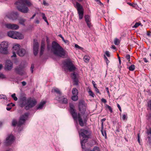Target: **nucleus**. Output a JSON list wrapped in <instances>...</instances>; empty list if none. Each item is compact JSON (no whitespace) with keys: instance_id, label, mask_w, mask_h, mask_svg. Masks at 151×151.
<instances>
[{"instance_id":"obj_1","label":"nucleus","mask_w":151,"mask_h":151,"mask_svg":"<svg viewBox=\"0 0 151 151\" xmlns=\"http://www.w3.org/2000/svg\"><path fill=\"white\" fill-rule=\"evenodd\" d=\"M47 47L48 50H50L51 52L55 55L63 58L66 57V51L56 42L53 41L51 47H50L47 46Z\"/></svg>"},{"instance_id":"obj_2","label":"nucleus","mask_w":151,"mask_h":151,"mask_svg":"<svg viewBox=\"0 0 151 151\" xmlns=\"http://www.w3.org/2000/svg\"><path fill=\"white\" fill-rule=\"evenodd\" d=\"M15 4L18 10L23 13H27L29 11L28 8L26 6H31L32 4L29 0H17Z\"/></svg>"},{"instance_id":"obj_3","label":"nucleus","mask_w":151,"mask_h":151,"mask_svg":"<svg viewBox=\"0 0 151 151\" xmlns=\"http://www.w3.org/2000/svg\"><path fill=\"white\" fill-rule=\"evenodd\" d=\"M91 132L85 129H82L79 133L80 136L82 137L81 141V143L83 149L85 148V143L88 138H90Z\"/></svg>"},{"instance_id":"obj_4","label":"nucleus","mask_w":151,"mask_h":151,"mask_svg":"<svg viewBox=\"0 0 151 151\" xmlns=\"http://www.w3.org/2000/svg\"><path fill=\"white\" fill-rule=\"evenodd\" d=\"M70 112L73 119L76 121H77V119H78L79 124L81 126H84V123L83 120L80 114L79 113L77 115V113L76 112V111L74 109V106L73 104H70Z\"/></svg>"},{"instance_id":"obj_5","label":"nucleus","mask_w":151,"mask_h":151,"mask_svg":"<svg viewBox=\"0 0 151 151\" xmlns=\"http://www.w3.org/2000/svg\"><path fill=\"white\" fill-rule=\"evenodd\" d=\"M74 6L77 9L79 19H82L84 14V9L83 6L78 2H76V4L74 5Z\"/></svg>"},{"instance_id":"obj_6","label":"nucleus","mask_w":151,"mask_h":151,"mask_svg":"<svg viewBox=\"0 0 151 151\" xmlns=\"http://www.w3.org/2000/svg\"><path fill=\"white\" fill-rule=\"evenodd\" d=\"M27 105L24 107V109L26 110H29L30 108H32L37 104L36 100L31 98H29L27 99Z\"/></svg>"},{"instance_id":"obj_7","label":"nucleus","mask_w":151,"mask_h":151,"mask_svg":"<svg viewBox=\"0 0 151 151\" xmlns=\"http://www.w3.org/2000/svg\"><path fill=\"white\" fill-rule=\"evenodd\" d=\"M0 52L4 54H7L8 53V43L7 42L4 41L1 42L0 44Z\"/></svg>"},{"instance_id":"obj_8","label":"nucleus","mask_w":151,"mask_h":151,"mask_svg":"<svg viewBox=\"0 0 151 151\" xmlns=\"http://www.w3.org/2000/svg\"><path fill=\"white\" fill-rule=\"evenodd\" d=\"M15 73L21 76H22L26 74V72L24 70V67L21 65L16 67L14 68Z\"/></svg>"},{"instance_id":"obj_9","label":"nucleus","mask_w":151,"mask_h":151,"mask_svg":"<svg viewBox=\"0 0 151 151\" xmlns=\"http://www.w3.org/2000/svg\"><path fill=\"white\" fill-rule=\"evenodd\" d=\"M65 65L67 69L70 72L74 71L76 69L73 65L72 62L70 60H67L65 62Z\"/></svg>"},{"instance_id":"obj_10","label":"nucleus","mask_w":151,"mask_h":151,"mask_svg":"<svg viewBox=\"0 0 151 151\" xmlns=\"http://www.w3.org/2000/svg\"><path fill=\"white\" fill-rule=\"evenodd\" d=\"M29 114L28 113H25L24 115H22L20 117L19 121L18 123V126H20L24 123L26 119L28 117Z\"/></svg>"},{"instance_id":"obj_11","label":"nucleus","mask_w":151,"mask_h":151,"mask_svg":"<svg viewBox=\"0 0 151 151\" xmlns=\"http://www.w3.org/2000/svg\"><path fill=\"white\" fill-rule=\"evenodd\" d=\"M78 107L79 110L81 113L84 114L86 111V107L85 105V102L81 100L79 101Z\"/></svg>"},{"instance_id":"obj_12","label":"nucleus","mask_w":151,"mask_h":151,"mask_svg":"<svg viewBox=\"0 0 151 151\" xmlns=\"http://www.w3.org/2000/svg\"><path fill=\"white\" fill-rule=\"evenodd\" d=\"M27 99L25 96H21L20 97L19 101V105L21 107L25 106L27 105Z\"/></svg>"},{"instance_id":"obj_13","label":"nucleus","mask_w":151,"mask_h":151,"mask_svg":"<svg viewBox=\"0 0 151 151\" xmlns=\"http://www.w3.org/2000/svg\"><path fill=\"white\" fill-rule=\"evenodd\" d=\"M6 28L10 29L16 30L18 29L19 26L14 24L8 23L5 25Z\"/></svg>"},{"instance_id":"obj_14","label":"nucleus","mask_w":151,"mask_h":151,"mask_svg":"<svg viewBox=\"0 0 151 151\" xmlns=\"http://www.w3.org/2000/svg\"><path fill=\"white\" fill-rule=\"evenodd\" d=\"M13 68V64L11 60L6 61L5 66V69L8 70H11Z\"/></svg>"},{"instance_id":"obj_15","label":"nucleus","mask_w":151,"mask_h":151,"mask_svg":"<svg viewBox=\"0 0 151 151\" xmlns=\"http://www.w3.org/2000/svg\"><path fill=\"white\" fill-rule=\"evenodd\" d=\"M39 44L38 43L36 42L35 40H34L33 43V52L35 55L36 56L38 52L39 48Z\"/></svg>"},{"instance_id":"obj_16","label":"nucleus","mask_w":151,"mask_h":151,"mask_svg":"<svg viewBox=\"0 0 151 151\" xmlns=\"http://www.w3.org/2000/svg\"><path fill=\"white\" fill-rule=\"evenodd\" d=\"M18 16V13L17 12H14L7 15V16L9 18L13 20L16 19Z\"/></svg>"},{"instance_id":"obj_17","label":"nucleus","mask_w":151,"mask_h":151,"mask_svg":"<svg viewBox=\"0 0 151 151\" xmlns=\"http://www.w3.org/2000/svg\"><path fill=\"white\" fill-rule=\"evenodd\" d=\"M14 140L13 135H10L7 137L6 139L5 143L7 145H11Z\"/></svg>"},{"instance_id":"obj_18","label":"nucleus","mask_w":151,"mask_h":151,"mask_svg":"<svg viewBox=\"0 0 151 151\" xmlns=\"http://www.w3.org/2000/svg\"><path fill=\"white\" fill-rule=\"evenodd\" d=\"M57 99L60 102L64 104H66L68 102L66 96L65 97L63 96L62 97H61V96H58Z\"/></svg>"},{"instance_id":"obj_19","label":"nucleus","mask_w":151,"mask_h":151,"mask_svg":"<svg viewBox=\"0 0 151 151\" xmlns=\"http://www.w3.org/2000/svg\"><path fill=\"white\" fill-rule=\"evenodd\" d=\"M52 92H55L58 95L56 97V99H58V96H61L62 93L59 90V89L56 88H54L51 91Z\"/></svg>"},{"instance_id":"obj_20","label":"nucleus","mask_w":151,"mask_h":151,"mask_svg":"<svg viewBox=\"0 0 151 151\" xmlns=\"http://www.w3.org/2000/svg\"><path fill=\"white\" fill-rule=\"evenodd\" d=\"M26 53V52L25 49L23 48H21L17 51V54L20 56H23Z\"/></svg>"},{"instance_id":"obj_21","label":"nucleus","mask_w":151,"mask_h":151,"mask_svg":"<svg viewBox=\"0 0 151 151\" xmlns=\"http://www.w3.org/2000/svg\"><path fill=\"white\" fill-rule=\"evenodd\" d=\"M15 36L14 39H22L24 38L22 34L16 31L15 32Z\"/></svg>"},{"instance_id":"obj_22","label":"nucleus","mask_w":151,"mask_h":151,"mask_svg":"<svg viewBox=\"0 0 151 151\" xmlns=\"http://www.w3.org/2000/svg\"><path fill=\"white\" fill-rule=\"evenodd\" d=\"M15 31H10L7 32L8 35L10 37L15 39Z\"/></svg>"},{"instance_id":"obj_23","label":"nucleus","mask_w":151,"mask_h":151,"mask_svg":"<svg viewBox=\"0 0 151 151\" xmlns=\"http://www.w3.org/2000/svg\"><path fill=\"white\" fill-rule=\"evenodd\" d=\"M19 46V45L18 44L14 45L12 48V51L16 52L17 53V51L20 49Z\"/></svg>"},{"instance_id":"obj_24","label":"nucleus","mask_w":151,"mask_h":151,"mask_svg":"<svg viewBox=\"0 0 151 151\" xmlns=\"http://www.w3.org/2000/svg\"><path fill=\"white\" fill-rule=\"evenodd\" d=\"M46 102L45 101H44L42 102H41L37 106H36V108L37 109H42L44 105L45 104Z\"/></svg>"},{"instance_id":"obj_25","label":"nucleus","mask_w":151,"mask_h":151,"mask_svg":"<svg viewBox=\"0 0 151 151\" xmlns=\"http://www.w3.org/2000/svg\"><path fill=\"white\" fill-rule=\"evenodd\" d=\"M19 23L23 26L25 25L24 22L26 21V20L20 17L18 19Z\"/></svg>"},{"instance_id":"obj_26","label":"nucleus","mask_w":151,"mask_h":151,"mask_svg":"<svg viewBox=\"0 0 151 151\" xmlns=\"http://www.w3.org/2000/svg\"><path fill=\"white\" fill-rule=\"evenodd\" d=\"M45 45L44 43L42 42L41 46V50L40 52V55H42L45 49Z\"/></svg>"},{"instance_id":"obj_27","label":"nucleus","mask_w":151,"mask_h":151,"mask_svg":"<svg viewBox=\"0 0 151 151\" xmlns=\"http://www.w3.org/2000/svg\"><path fill=\"white\" fill-rule=\"evenodd\" d=\"M103 128H104V126H103V124H102V126L101 127V131L103 136H104L105 137V138H106V131H105V130H104V131H103Z\"/></svg>"},{"instance_id":"obj_28","label":"nucleus","mask_w":151,"mask_h":151,"mask_svg":"<svg viewBox=\"0 0 151 151\" xmlns=\"http://www.w3.org/2000/svg\"><path fill=\"white\" fill-rule=\"evenodd\" d=\"M72 93L73 95H78V90L76 88H73L72 90Z\"/></svg>"},{"instance_id":"obj_29","label":"nucleus","mask_w":151,"mask_h":151,"mask_svg":"<svg viewBox=\"0 0 151 151\" xmlns=\"http://www.w3.org/2000/svg\"><path fill=\"white\" fill-rule=\"evenodd\" d=\"M90 59V58L89 56L85 55L84 57L83 60L85 62L87 63L89 62Z\"/></svg>"},{"instance_id":"obj_30","label":"nucleus","mask_w":151,"mask_h":151,"mask_svg":"<svg viewBox=\"0 0 151 151\" xmlns=\"http://www.w3.org/2000/svg\"><path fill=\"white\" fill-rule=\"evenodd\" d=\"M114 42L115 45H118L120 44V41L118 39L116 38L114 41Z\"/></svg>"},{"instance_id":"obj_31","label":"nucleus","mask_w":151,"mask_h":151,"mask_svg":"<svg viewBox=\"0 0 151 151\" xmlns=\"http://www.w3.org/2000/svg\"><path fill=\"white\" fill-rule=\"evenodd\" d=\"M71 99L74 101H77L78 99V95H73L72 96Z\"/></svg>"},{"instance_id":"obj_32","label":"nucleus","mask_w":151,"mask_h":151,"mask_svg":"<svg viewBox=\"0 0 151 151\" xmlns=\"http://www.w3.org/2000/svg\"><path fill=\"white\" fill-rule=\"evenodd\" d=\"M129 70L131 71H133L134 70L135 68V66L134 65H132L130 66L129 67Z\"/></svg>"},{"instance_id":"obj_33","label":"nucleus","mask_w":151,"mask_h":151,"mask_svg":"<svg viewBox=\"0 0 151 151\" xmlns=\"http://www.w3.org/2000/svg\"><path fill=\"white\" fill-rule=\"evenodd\" d=\"M42 19L44 20V21L47 23V24H48V22H47V18L45 17V15L44 13L42 14Z\"/></svg>"},{"instance_id":"obj_34","label":"nucleus","mask_w":151,"mask_h":151,"mask_svg":"<svg viewBox=\"0 0 151 151\" xmlns=\"http://www.w3.org/2000/svg\"><path fill=\"white\" fill-rule=\"evenodd\" d=\"M89 151H100L99 148L96 146H95L93 147L92 150H90Z\"/></svg>"},{"instance_id":"obj_35","label":"nucleus","mask_w":151,"mask_h":151,"mask_svg":"<svg viewBox=\"0 0 151 151\" xmlns=\"http://www.w3.org/2000/svg\"><path fill=\"white\" fill-rule=\"evenodd\" d=\"M71 76L73 80L77 79V78H76V74L75 73V72H74L73 73L71 74Z\"/></svg>"},{"instance_id":"obj_36","label":"nucleus","mask_w":151,"mask_h":151,"mask_svg":"<svg viewBox=\"0 0 151 151\" xmlns=\"http://www.w3.org/2000/svg\"><path fill=\"white\" fill-rule=\"evenodd\" d=\"M106 109H108L109 110L111 113L112 112V109L111 107L110 106L106 104Z\"/></svg>"},{"instance_id":"obj_37","label":"nucleus","mask_w":151,"mask_h":151,"mask_svg":"<svg viewBox=\"0 0 151 151\" xmlns=\"http://www.w3.org/2000/svg\"><path fill=\"white\" fill-rule=\"evenodd\" d=\"M17 123V122L16 120L14 119L12 120V124L13 126H15Z\"/></svg>"},{"instance_id":"obj_38","label":"nucleus","mask_w":151,"mask_h":151,"mask_svg":"<svg viewBox=\"0 0 151 151\" xmlns=\"http://www.w3.org/2000/svg\"><path fill=\"white\" fill-rule=\"evenodd\" d=\"M11 97L13 99L14 101H16L17 100V98L16 96V94L14 93L11 95Z\"/></svg>"},{"instance_id":"obj_39","label":"nucleus","mask_w":151,"mask_h":151,"mask_svg":"<svg viewBox=\"0 0 151 151\" xmlns=\"http://www.w3.org/2000/svg\"><path fill=\"white\" fill-rule=\"evenodd\" d=\"M89 95L93 97H94V95L93 93V92H92L91 90L90 89H89V91H88Z\"/></svg>"},{"instance_id":"obj_40","label":"nucleus","mask_w":151,"mask_h":151,"mask_svg":"<svg viewBox=\"0 0 151 151\" xmlns=\"http://www.w3.org/2000/svg\"><path fill=\"white\" fill-rule=\"evenodd\" d=\"M141 24V23H139V22H136L135 23V24H134V25L133 27H132L133 28H137V27L138 26H139V25H140Z\"/></svg>"},{"instance_id":"obj_41","label":"nucleus","mask_w":151,"mask_h":151,"mask_svg":"<svg viewBox=\"0 0 151 151\" xmlns=\"http://www.w3.org/2000/svg\"><path fill=\"white\" fill-rule=\"evenodd\" d=\"M127 4L134 7H136L137 6V4L135 3H131L129 2H127Z\"/></svg>"},{"instance_id":"obj_42","label":"nucleus","mask_w":151,"mask_h":151,"mask_svg":"<svg viewBox=\"0 0 151 151\" xmlns=\"http://www.w3.org/2000/svg\"><path fill=\"white\" fill-rule=\"evenodd\" d=\"M129 61L130 63V56L129 55L127 54L126 55L125 57Z\"/></svg>"},{"instance_id":"obj_43","label":"nucleus","mask_w":151,"mask_h":151,"mask_svg":"<svg viewBox=\"0 0 151 151\" xmlns=\"http://www.w3.org/2000/svg\"><path fill=\"white\" fill-rule=\"evenodd\" d=\"M104 58L105 60L106 61V65H108L109 63V61L108 60L107 58L105 55H104Z\"/></svg>"},{"instance_id":"obj_44","label":"nucleus","mask_w":151,"mask_h":151,"mask_svg":"<svg viewBox=\"0 0 151 151\" xmlns=\"http://www.w3.org/2000/svg\"><path fill=\"white\" fill-rule=\"evenodd\" d=\"M85 18L86 22H87V21H89V16L88 15H86L85 16Z\"/></svg>"},{"instance_id":"obj_45","label":"nucleus","mask_w":151,"mask_h":151,"mask_svg":"<svg viewBox=\"0 0 151 151\" xmlns=\"http://www.w3.org/2000/svg\"><path fill=\"white\" fill-rule=\"evenodd\" d=\"M0 99H6V96L5 95H0Z\"/></svg>"},{"instance_id":"obj_46","label":"nucleus","mask_w":151,"mask_h":151,"mask_svg":"<svg viewBox=\"0 0 151 151\" xmlns=\"http://www.w3.org/2000/svg\"><path fill=\"white\" fill-rule=\"evenodd\" d=\"M73 80L74 82V84L76 85H78V80L77 78Z\"/></svg>"},{"instance_id":"obj_47","label":"nucleus","mask_w":151,"mask_h":151,"mask_svg":"<svg viewBox=\"0 0 151 151\" xmlns=\"http://www.w3.org/2000/svg\"><path fill=\"white\" fill-rule=\"evenodd\" d=\"M34 68V65L32 64L31 65V72L32 73H33V69Z\"/></svg>"},{"instance_id":"obj_48","label":"nucleus","mask_w":151,"mask_h":151,"mask_svg":"<svg viewBox=\"0 0 151 151\" xmlns=\"http://www.w3.org/2000/svg\"><path fill=\"white\" fill-rule=\"evenodd\" d=\"M148 106L150 108V109L151 110V100L148 103Z\"/></svg>"},{"instance_id":"obj_49","label":"nucleus","mask_w":151,"mask_h":151,"mask_svg":"<svg viewBox=\"0 0 151 151\" xmlns=\"http://www.w3.org/2000/svg\"><path fill=\"white\" fill-rule=\"evenodd\" d=\"M86 24H87L88 27L89 28H90L91 27V23H90V21H87V22H86Z\"/></svg>"},{"instance_id":"obj_50","label":"nucleus","mask_w":151,"mask_h":151,"mask_svg":"<svg viewBox=\"0 0 151 151\" xmlns=\"http://www.w3.org/2000/svg\"><path fill=\"white\" fill-rule=\"evenodd\" d=\"M5 78V76L2 73H0V78Z\"/></svg>"},{"instance_id":"obj_51","label":"nucleus","mask_w":151,"mask_h":151,"mask_svg":"<svg viewBox=\"0 0 151 151\" xmlns=\"http://www.w3.org/2000/svg\"><path fill=\"white\" fill-rule=\"evenodd\" d=\"M105 54L108 57H109L110 56V54L109 53V52L108 51H106L105 52Z\"/></svg>"},{"instance_id":"obj_52","label":"nucleus","mask_w":151,"mask_h":151,"mask_svg":"<svg viewBox=\"0 0 151 151\" xmlns=\"http://www.w3.org/2000/svg\"><path fill=\"white\" fill-rule=\"evenodd\" d=\"M13 55L11 56V57H16V52H15V51H13Z\"/></svg>"},{"instance_id":"obj_53","label":"nucleus","mask_w":151,"mask_h":151,"mask_svg":"<svg viewBox=\"0 0 151 151\" xmlns=\"http://www.w3.org/2000/svg\"><path fill=\"white\" fill-rule=\"evenodd\" d=\"M101 101L102 102H103L104 103H106L107 102L106 100L104 98H102L101 99Z\"/></svg>"},{"instance_id":"obj_54","label":"nucleus","mask_w":151,"mask_h":151,"mask_svg":"<svg viewBox=\"0 0 151 151\" xmlns=\"http://www.w3.org/2000/svg\"><path fill=\"white\" fill-rule=\"evenodd\" d=\"M106 91H107V93H108V95L109 96L110 95V93L109 92V88L108 87H106Z\"/></svg>"},{"instance_id":"obj_55","label":"nucleus","mask_w":151,"mask_h":151,"mask_svg":"<svg viewBox=\"0 0 151 151\" xmlns=\"http://www.w3.org/2000/svg\"><path fill=\"white\" fill-rule=\"evenodd\" d=\"M43 4L45 6H48V4L45 1H43Z\"/></svg>"},{"instance_id":"obj_56","label":"nucleus","mask_w":151,"mask_h":151,"mask_svg":"<svg viewBox=\"0 0 151 151\" xmlns=\"http://www.w3.org/2000/svg\"><path fill=\"white\" fill-rule=\"evenodd\" d=\"M105 118H103L101 120V122H102L101 123V126H102V124H103V122H104L106 120Z\"/></svg>"},{"instance_id":"obj_57","label":"nucleus","mask_w":151,"mask_h":151,"mask_svg":"<svg viewBox=\"0 0 151 151\" xmlns=\"http://www.w3.org/2000/svg\"><path fill=\"white\" fill-rule=\"evenodd\" d=\"M126 116L125 114H124L122 116V119L123 120H124L126 119Z\"/></svg>"},{"instance_id":"obj_58","label":"nucleus","mask_w":151,"mask_h":151,"mask_svg":"<svg viewBox=\"0 0 151 151\" xmlns=\"http://www.w3.org/2000/svg\"><path fill=\"white\" fill-rule=\"evenodd\" d=\"M117 106L118 108H119V110H120V111H122V110H121V107L119 105V104H117Z\"/></svg>"},{"instance_id":"obj_59","label":"nucleus","mask_w":151,"mask_h":151,"mask_svg":"<svg viewBox=\"0 0 151 151\" xmlns=\"http://www.w3.org/2000/svg\"><path fill=\"white\" fill-rule=\"evenodd\" d=\"M75 47L77 48H78L79 49H80L81 48V47H80L77 44H75Z\"/></svg>"},{"instance_id":"obj_60","label":"nucleus","mask_w":151,"mask_h":151,"mask_svg":"<svg viewBox=\"0 0 151 151\" xmlns=\"http://www.w3.org/2000/svg\"><path fill=\"white\" fill-rule=\"evenodd\" d=\"M95 88V90L97 93H100L99 90L97 88V87Z\"/></svg>"},{"instance_id":"obj_61","label":"nucleus","mask_w":151,"mask_h":151,"mask_svg":"<svg viewBox=\"0 0 151 151\" xmlns=\"http://www.w3.org/2000/svg\"><path fill=\"white\" fill-rule=\"evenodd\" d=\"M22 86H25L26 84V83L24 81H22Z\"/></svg>"},{"instance_id":"obj_62","label":"nucleus","mask_w":151,"mask_h":151,"mask_svg":"<svg viewBox=\"0 0 151 151\" xmlns=\"http://www.w3.org/2000/svg\"><path fill=\"white\" fill-rule=\"evenodd\" d=\"M92 83L93 84V87L94 88H95L96 87V84H95V82L93 81H92Z\"/></svg>"},{"instance_id":"obj_63","label":"nucleus","mask_w":151,"mask_h":151,"mask_svg":"<svg viewBox=\"0 0 151 151\" xmlns=\"http://www.w3.org/2000/svg\"><path fill=\"white\" fill-rule=\"evenodd\" d=\"M143 60H144V62L145 63H147L148 62V60L147 59L145 58H143Z\"/></svg>"},{"instance_id":"obj_64","label":"nucleus","mask_w":151,"mask_h":151,"mask_svg":"<svg viewBox=\"0 0 151 151\" xmlns=\"http://www.w3.org/2000/svg\"><path fill=\"white\" fill-rule=\"evenodd\" d=\"M35 15H36V14H33L32 15V17L30 18V19H33L34 18V17H35Z\"/></svg>"}]
</instances>
